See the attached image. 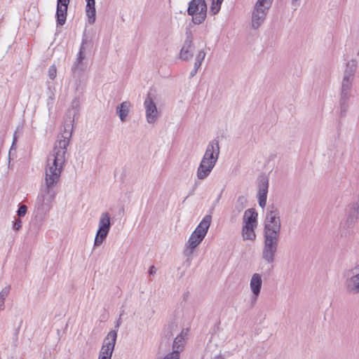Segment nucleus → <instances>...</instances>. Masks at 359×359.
<instances>
[{"label":"nucleus","instance_id":"f257e3e1","mask_svg":"<svg viewBox=\"0 0 359 359\" xmlns=\"http://www.w3.org/2000/svg\"><path fill=\"white\" fill-rule=\"evenodd\" d=\"M281 222L280 210L276 205H269L266 210L264 226V246L262 258L269 264L273 263L280 239Z\"/></svg>","mask_w":359,"mask_h":359},{"label":"nucleus","instance_id":"f03ea898","mask_svg":"<svg viewBox=\"0 0 359 359\" xmlns=\"http://www.w3.org/2000/svg\"><path fill=\"white\" fill-rule=\"evenodd\" d=\"M71 137L72 130L65 127L63 132L58 135V139L55 142L53 150L48 156L44 180L57 184L60 182L61 173L66 162L67 147Z\"/></svg>","mask_w":359,"mask_h":359},{"label":"nucleus","instance_id":"7ed1b4c3","mask_svg":"<svg viewBox=\"0 0 359 359\" xmlns=\"http://www.w3.org/2000/svg\"><path fill=\"white\" fill-rule=\"evenodd\" d=\"M57 183L44 180L36 198V208L37 215L43 219L50 211L52 203L55 199L56 192L55 187Z\"/></svg>","mask_w":359,"mask_h":359},{"label":"nucleus","instance_id":"20e7f679","mask_svg":"<svg viewBox=\"0 0 359 359\" xmlns=\"http://www.w3.org/2000/svg\"><path fill=\"white\" fill-rule=\"evenodd\" d=\"M354 79L343 77L341 83L339 94V118L345 117L350 106V100L352 97L353 81Z\"/></svg>","mask_w":359,"mask_h":359},{"label":"nucleus","instance_id":"39448f33","mask_svg":"<svg viewBox=\"0 0 359 359\" xmlns=\"http://www.w3.org/2000/svg\"><path fill=\"white\" fill-rule=\"evenodd\" d=\"M207 4L205 0H191L188 4L187 13L192 16L195 25L203 23L207 16Z\"/></svg>","mask_w":359,"mask_h":359},{"label":"nucleus","instance_id":"423d86ee","mask_svg":"<svg viewBox=\"0 0 359 359\" xmlns=\"http://www.w3.org/2000/svg\"><path fill=\"white\" fill-rule=\"evenodd\" d=\"M111 227L110 215L107 212H102L100 215L98 229L97 231L94 246H100L106 239Z\"/></svg>","mask_w":359,"mask_h":359},{"label":"nucleus","instance_id":"0eeeda50","mask_svg":"<svg viewBox=\"0 0 359 359\" xmlns=\"http://www.w3.org/2000/svg\"><path fill=\"white\" fill-rule=\"evenodd\" d=\"M271 4L257 0L252 14V27L253 29H258L264 22L266 16Z\"/></svg>","mask_w":359,"mask_h":359},{"label":"nucleus","instance_id":"6e6552de","mask_svg":"<svg viewBox=\"0 0 359 359\" xmlns=\"http://www.w3.org/2000/svg\"><path fill=\"white\" fill-rule=\"evenodd\" d=\"M189 328L182 329L181 332L175 338L172 343V351L168 353L163 359H180V353L183 351L187 339Z\"/></svg>","mask_w":359,"mask_h":359},{"label":"nucleus","instance_id":"1a4fd4ad","mask_svg":"<svg viewBox=\"0 0 359 359\" xmlns=\"http://www.w3.org/2000/svg\"><path fill=\"white\" fill-rule=\"evenodd\" d=\"M117 338V332L111 330L105 337L99 353V356H106L111 358Z\"/></svg>","mask_w":359,"mask_h":359},{"label":"nucleus","instance_id":"9d476101","mask_svg":"<svg viewBox=\"0 0 359 359\" xmlns=\"http://www.w3.org/2000/svg\"><path fill=\"white\" fill-rule=\"evenodd\" d=\"M185 34L186 39L180 51L179 57L182 60L187 61L193 57V53L191 50L193 46V34L189 28L186 29Z\"/></svg>","mask_w":359,"mask_h":359},{"label":"nucleus","instance_id":"9b49d317","mask_svg":"<svg viewBox=\"0 0 359 359\" xmlns=\"http://www.w3.org/2000/svg\"><path fill=\"white\" fill-rule=\"evenodd\" d=\"M144 107L145 109L147 121L149 123H155L157 120L158 112L156 105L150 94H148L147 97L145 98Z\"/></svg>","mask_w":359,"mask_h":359},{"label":"nucleus","instance_id":"f8f14e48","mask_svg":"<svg viewBox=\"0 0 359 359\" xmlns=\"http://www.w3.org/2000/svg\"><path fill=\"white\" fill-rule=\"evenodd\" d=\"M247 203L248 199L245 196H239L237 198L234 203V205L230 212L229 221L231 223H235L236 222H237L241 213L246 208Z\"/></svg>","mask_w":359,"mask_h":359},{"label":"nucleus","instance_id":"ddd939ff","mask_svg":"<svg viewBox=\"0 0 359 359\" xmlns=\"http://www.w3.org/2000/svg\"><path fill=\"white\" fill-rule=\"evenodd\" d=\"M69 4V0H57L55 13L57 26H62L65 24Z\"/></svg>","mask_w":359,"mask_h":359},{"label":"nucleus","instance_id":"4468645a","mask_svg":"<svg viewBox=\"0 0 359 359\" xmlns=\"http://www.w3.org/2000/svg\"><path fill=\"white\" fill-rule=\"evenodd\" d=\"M219 156V140L215 138L210 141L207 145L205 154L203 157L217 162Z\"/></svg>","mask_w":359,"mask_h":359},{"label":"nucleus","instance_id":"2eb2a0df","mask_svg":"<svg viewBox=\"0 0 359 359\" xmlns=\"http://www.w3.org/2000/svg\"><path fill=\"white\" fill-rule=\"evenodd\" d=\"M86 55L79 53L71 67L72 75L79 76L81 74H85L87 68V63L85 62Z\"/></svg>","mask_w":359,"mask_h":359},{"label":"nucleus","instance_id":"dca6fc26","mask_svg":"<svg viewBox=\"0 0 359 359\" xmlns=\"http://www.w3.org/2000/svg\"><path fill=\"white\" fill-rule=\"evenodd\" d=\"M351 272L352 275L345 281V287L349 294H359V271L355 273L353 271Z\"/></svg>","mask_w":359,"mask_h":359},{"label":"nucleus","instance_id":"f3484780","mask_svg":"<svg viewBox=\"0 0 359 359\" xmlns=\"http://www.w3.org/2000/svg\"><path fill=\"white\" fill-rule=\"evenodd\" d=\"M212 216L210 215H205L192 233L204 238L210 226Z\"/></svg>","mask_w":359,"mask_h":359},{"label":"nucleus","instance_id":"a211bd4d","mask_svg":"<svg viewBox=\"0 0 359 359\" xmlns=\"http://www.w3.org/2000/svg\"><path fill=\"white\" fill-rule=\"evenodd\" d=\"M262 285V276L259 273H254L250 279V286L253 294V299L257 300L260 294Z\"/></svg>","mask_w":359,"mask_h":359},{"label":"nucleus","instance_id":"6ab92c4d","mask_svg":"<svg viewBox=\"0 0 359 359\" xmlns=\"http://www.w3.org/2000/svg\"><path fill=\"white\" fill-rule=\"evenodd\" d=\"M347 222L350 224L355 223L359 215V205L358 203H350L346 209Z\"/></svg>","mask_w":359,"mask_h":359},{"label":"nucleus","instance_id":"aec40b11","mask_svg":"<svg viewBox=\"0 0 359 359\" xmlns=\"http://www.w3.org/2000/svg\"><path fill=\"white\" fill-rule=\"evenodd\" d=\"M72 76L74 79L76 92L79 95H83L86 86L88 76L86 75V74H81L79 76Z\"/></svg>","mask_w":359,"mask_h":359},{"label":"nucleus","instance_id":"412c9836","mask_svg":"<svg viewBox=\"0 0 359 359\" xmlns=\"http://www.w3.org/2000/svg\"><path fill=\"white\" fill-rule=\"evenodd\" d=\"M130 108V102L125 101L118 104L116 109V113L122 122L126 121Z\"/></svg>","mask_w":359,"mask_h":359},{"label":"nucleus","instance_id":"4be33fe9","mask_svg":"<svg viewBox=\"0 0 359 359\" xmlns=\"http://www.w3.org/2000/svg\"><path fill=\"white\" fill-rule=\"evenodd\" d=\"M243 222L245 225L257 226V213L253 208H250L245 211L243 215Z\"/></svg>","mask_w":359,"mask_h":359},{"label":"nucleus","instance_id":"5701e85b","mask_svg":"<svg viewBox=\"0 0 359 359\" xmlns=\"http://www.w3.org/2000/svg\"><path fill=\"white\" fill-rule=\"evenodd\" d=\"M93 43L92 38L86 34V32L82 35L81 43L79 47V53L85 54L88 51H90L93 48Z\"/></svg>","mask_w":359,"mask_h":359},{"label":"nucleus","instance_id":"b1692460","mask_svg":"<svg viewBox=\"0 0 359 359\" xmlns=\"http://www.w3.org/2000/svg\"><path fill=\"white\" fill-rule=\"evenodd\" d=\"M86 12L88 18V22L93 25L95 22L96 19V11H95V0H86Z\"/></svg>","mask_w":359,"mask_h":359},{"label":"nucleus","instance_id":"393cba45","mask_svg":"<svg viewBox=\"0 0 359 359\" xmlns=\"http://www.w3.org/2000/svg\"><path fill=\"white\" fill-rule=\"evenodd\" d=\"M258 196H267L269 189V179L265 175H261L258 178Z\"/></svg>","mask_w":359,"mask_h":359},{"label":"nucleus","instance_id":"a878e982","mask_svg":"<svg viewBox=\"0 0 359 359\" xmlns=\"http://www.w3.org/2000/svg\"><path fill=\"white\" fill-rule=\"evenodd\" d=\"M203 238L200 237V236L194 234L193 233L189 238L187 241V249L189 250V254L193 252V250L203 241Z\"/></svg>","mask_w":359,"mask_h":359},{"label":"nucleus","instance_id":"bb28decb","mask_svg":"<svg viewBox=\"0 0 359 359\" xmlns=\"http://www.w3.org/2000/svg\"><path fill=\"white\" fill-rule=\"evenodd\" d=\"M357 62L355 60H351L346 63L343 77L354 79L356 71Z\"/></svg>","mask_w":359,"mask_h":359},{"label":"nucleus","instance_id":"cd10ccee","mask_svg":"<svg viewBox=\"0 0 359 359\" xmlns=\"http://www.w3.org/2000/svg\"><path fill=\"white\" fill-rule=\"evenodd\" d=\"M256 226H250L244 224L242 228V236L244 240L253 241L256 238L255 229Z\"/></svg>","mask_w":359,"mask_h":359},{"label":"nucleus","instance_id":"c85d7f7f","mask_svg":"<svg viewBox=\"0 0 359 359\" xmlns=\"http://www.w3.org/2000/svg\"><path fill=\"white\" fill-rule=\"evenodd\" d=\"M214 168L210 167V165H204V164H199L197 172H196V176L198 180H204L206 177L209 176L210 172H212V169Z\"/></svg>","mask_w":359,"mask_h":359},{"label":"nucleus","instance_id":"c756f323","mask_svg":"<svg viewBox=\"0 0 359 359\" xmlns=\"http://www.w3.org/2000/svg\"><path fill=\"white\" fill-rule=\"evenodd\" d=\"M205 53L201 50H200L198 54L196 55V58H195V62H194V66L196 68H200L201 64H202V62L203 61L205 57Z\"/></svg>","mask_w":359,"mask_h":359},{"label":"nucleus","instance_id":"7c9ffc66","mask_svg":"<svg viewBox=\"0 0 359 359\" xmlns=\"http://www.w3.org/2000/svg\"><path fill=\"white\" fill-rule=\"evenodd\" d=\"M222 1L218 2L217 0H212V4L210 6V11L212 15H215L220 11L221 5Z\"/></svg>","mask_w":359,"mask_h":359},{"label":"nucleus","instance_id":"2f4dec72","mask_svg":"<svg viewBox=\"0 0 359 359\" xmlns=\"http://www.w3.org/2000/svg\"><path fill=\"white\" fill-rule=\"evenodd\" d=\"M79 95L78 97H76L72 102V107L74 110V116L79 112L80 107V101H79Z\"/></svg>","mask_w":359,"mask_h":359},{"label":"nucleus","instance_id":"473e14b6","mask_svg":"<svg viewBox=\"0 0 359 359\" xmlns=\"http://www.w3.org/2000/svg\"><path fill=\"white\" fill-rule=\"evenodd\" d=\"M48 76L50 79L53 80L57 76V68L55 65L50 66L48 68Z\"/></svg>","mask_w":359,"mask_h":359},{"label":"nucleus","instance_id":"72a5a7b5","mask_svg":"<svg viewBox=\"0 0 359 359\" xmlns=\"http://www.w3.org/2000/svg\"><path fill=\"white\" fill-rule=\"evenodd\" d=\"M27 211V207L25 205H19L18 209L17 210V215L18 217H24Z\"/></svg>","mask_w":359,"mask_h":359},{"label":"nucleus","instance_id":"f704fd0d","mask_svg":"<svg viewBox=\"0 0 359 359\" xmlns=\"http://www.w3.org/2000/svg\"><path fill=\"white\" fill-rule=\"evenodd\" d=\"M12 227L15 231H19L22 228L21 219L20 218H15V220L13 222Z\"/></svg>","mask_w":359,"mask_h":359},{"label":"nucleus","instance_id":"c9c22d12","mask_svg":"<svg viewBox=\"0 0 359 359\" xmlns=\"http://www.w3.org/2000/svg\"><path fill=\"white\" fill-rule=\"evenodd\" d=\"M11 287L10 286L4 287L1 291L0 292V299L5 300L6 297L10 292Z\"/></svg>","mask_w":359,"mask_h":359},{"label":"nucleus","instance_id":"e433bc0d","mask_svg":"<svg viewBox=\"0 0 359 359\" xmlns=\"http://www.w3.org/2000/svg\"><path fill=\"white\" fill-rule=\"evenodd\" d=\"M200 163L210 165V167L214 168L217 163L214 162L213 161H211L210 159L203 157Z\"/></svg>","mask_w":359,"mask_h":359},{"label":"nucleus","instance_id":"4c0bfd02","mask_svg":"<svg viewBox=\"0 0 359 359\" xmlns=\"http://www.w3.org/2000/svg\"><path fill=\"white\" fill-rule=\"evenodd\" d=\"M267 196H258V203L262 208L266 206Z\"/></svg>","mask_w":359,"mask_h":359},{"label":"nucleus","instance_id":"58836bf2","mask_svg":"<svg viewBox=\"0 0 359 359\" xmlns=\"http://www.w3.org/2000/svg\"><path fill=\"white\" fill-rule=\"evenodd\" d=\"M148 273H149V275L150 276H154V274H156V267H155L154 266H150V268H149V272H148Z\"/></svg>","mask_w":359,"mask_h":359},{"label":"nucleus","instance_id":"ea45409f","mask_svg":"<svg viewBox=\"0 0 359 359\" xmlns=\"http://www.w3.org/2000/svg\"><path fill=\"white\" fill-rule=\"evenodd\" d=\"M198 69H199V68H196V67H195V66L194 67V69H193L191 71V72H190V75H189V78H190V79H191V78H192V77H194V76L196 74V73H197V72H198Z\"/></svg>","mask_w":359,"mask_h":359},{"label":"nucleus","instance_id":"a19ab883","mask_svg":"<svg viewBox=\"0 0 359 359\" xmlns=\"http://www.w3.org/2000/svg\"><path fill=\"white\" fill-rule=\"evenodd\" d=\"M222 192H223V189L221 191L220 194L218 195L217 198H216L215 201L214 202V205H215L217 203H219L221 197H222Z\"/></svg>","mask_w":359,"mask_h":359},{"label":"nucleus","instance_id":"79ce46f5","mask_svg":"<svg viewBox=\"0 0 359 359\" xmlns=\"http://www.w3.org/2000/svg\"><path fill=\"white\" fill-rule=\"evenodd\" d=\"M301 0H292V4L293 6H298L300 5Z\"/></svg>","mask_w":359,"mask_h":359},{"label":"nucleus","instance_id":"37998d69","mask_svg":"<svg viewBox=\"0 0 359 359\" xmlns=\"http://www.w3.org/2000/svg\"><path fill=\"white\" fill-rule=\"evenodd\" d=\"M4 302L5 300L0 299V311L4 309Z\"/></svg>","mask_w":359,"mask_h":359},{"label":"nucleus","instance_id":"c03bdc74","mask_svg":"<svg viewBox=\"0 0 359 359\" xmlns=\"http://www.w3.org/2000/svg\"><path fill=\"white\" fill-rule=\"evenodd\" d=\"M120 316H121V314L120 315ZM121 324V317H119V318L116 320V327H118Z\"/></svg>","mask_w":359,"mask_h":359},{"label":"nucleus","instance_id":"a18cd8bd","mask_svg":"<svg viewBox=\"0 0 359 359\" xmlns=\"http://www.w3.org/2000/svg\"><path fill=\"white\" fill-rule=\"evenodd\" d=\"M212 359H224V358L221 354H219L218 355L215 356Z\"/></svg>","mask_w":359,"mask_h":359},{"label":"nucleus","instance_id":"49530a36","mask_svg":"<svg viewBox=\"0 0 359 359\" xmlns=\"http://www.w3.org/2000/svg\"><path fill=\"white\" fill-rule=\"evenodd\" d=\"M98 359H111L106 356H98Z\"/></svg>","mask_w":359,"mask_h":359},{"label":"nucleus","instance_id":"de8ad7c7","mask_svg":"<svg viewBox=\"0 0 359 359\" xmlns=\"http://www.w3.org/2000/svg\"><path fill=\"white\" fill-rule=\"evenodd\" d=\"M15 137L13 138V144H12L11 148L13 147V145L15 144Z\"/></svg>","mask_w":359,"mask_h":359},{"label":"nucleus","instance_id":"09e8293b","mask_svg":"<svg viewBox=\"0 0 359 359\" xmlns=\"http://www.w3.org/2000/svg\"><path fill=\"white\" fill-rule=\"evenodd\" d=\"M217 1L218 2H219V1H222V2H223V1H224V0H217Z\"/></svg>","mask_w":359,"mask_h":359}]
</instances>
